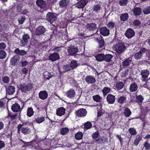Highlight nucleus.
Wrapping results in <instances>:
<instances>
[{"mask_svg":"<svg viewBox=\"0 0 150 150\" xmlns=\"http://www.w3.org/2000/svg\"><path fill=\"white\" fill-rule=\"evenodd\" d=\"M126 48L124 44L119 43L116 45L115 47V51L118 54H121L124 51Z\"/></svg>","mask_w":150,"mask_h":150,"instance_id":"f257e3e1","label":"nucleus"},{"mask_svg":"<svg viewBox=\"0 0 150 150\" xmlns=\"http://www.w3.org/2000/svg\"><path fill=\"white\" fill-rule=\"evenodd\" d=\"M140 74L142 76V81L146 82L148 81V77L149 74V71L148 69L142 70Z\"/></svg>","mask_w":150,"mask_h":150,"instance_id":"f03ea898","label":"nucleus"},{"mask_svg":"<svg viewBox=\"0 0 150 150\" xmlns=\"http://www.w3.org/2000/svg\"><path fill=\"white\" fill-rule=\"evenodd\" d=\"M46 18V19L51 23L55 21L57 19L56 15L50 12H49L47 13Z\"/></svg>","mask_w":150,"mask_h":150,"instance_id":"7ed1b4c3","label":"nucleus"},{"mask_svg":"<svg viewBox=\"0 0 150 150\" xmlns=\"http://www.w3.org/2000/svg\"><path fill=\"white\" fill-rule=\"evenodd\" d=\"M33 88L32 85L30 83L26 84L23 83L20 85V89L22 92H26L31 89Z\"/></svg>","mask_w":150,"mask_h":150,"instance_id":"20e7f679","label":"nucleus"},{"mask_svg":"<svg viewBox=\"0 0 150 150\" xmlns=\"http://www.w3.org/2000/svg\"><path fill=\"white\" fill-rule=\"evenodd\" d=\"M87 113L85 109L80 108L76 111L75 114L78 117H82L86 116Z\"/></svg>","mask_w":150,"mask_h":150,"instance_id":"39448f33","label":"nucleus"},{"mask_svg":"<svg viewBox=\"0 0 150 150\" xmlns=\"http://www.w3.org/2000/svg\"><path fill=\"white\" fill-rule=\"evenodd\" d=\"M68 51L70 55H74L77 53L79 51L76 47L71 45L68 47Z\"/></svg>","mask_w":150,"mask_h":150,"instance_id":"423d86ee","label":"nucleus"},{"mask_svg":"<svg viewBox=\"0 0 150 150\" xmlns=\"http://www.w3.org/2000/svg\"><path fill=\"white\" fill-rule=\"evenodd\" d=\"M36 3L38 7L41 8L45 9L47 7V3L43 0H37Z\"/></svg>","mask_w":150,"mask_h":150,"instance_id":"0eeeda50","label":"nucleus"},{"mask_svg":"<svg viewBox=\"0 0 150 150\" xmlns=\"http://www.w3.org/2000/svg\"><path fill=\"white\" fill-rule=\"evenodd\" d=\"M46 31L45 28L43 26H40L36 28L35 34L37 35L42 34L44 33Z\"/></svg>","mask_w":150,"mask_h":150,"instance_id":"6e6552de","label":"nucleus"},{"mask_svg":"<svg viewBox=\"0 0 150 150\" xmlns=\"http://www.w3.org/2000/svg\"><path fill=\"white\" fill-rule=\"evenodd\" d=\"M125 34L128 38H130L134 36L135 32L132 29L129 28L126 30Z\"/></svg>","mask_w":150,"mask_h":150,"instance_id":"1a4fd4ad","label":"nucleus"},{"mask_svg":"<svg viewBox=\"0 0 150 150\" xmlns=\"http://www.w3.org/2000/svg\"><path fill=\"white\" fill-rule=\"evenodd\" d=\"M48 57L49 59L53 62L58 60L60 58L59 54L58 53L55 52L50 54Z\"/></svg>","mask_w":150,"mask_h":150,"instance_id":"9d476101","label":"nucleus"},{"mask_svg":"<svg viewBox=\"0 0 150 150\" xmlns=\"http://www.w3.org/2000/svg\"><path fill=\"white\" fill-rule=\"evenodd\" d=\"M100 33L104 36L108 35L110 34V31L106 27L101 28L100 29Z\"/></svg>","mask_w":150,"mask_h":150,"instance_id":"9b49d317","label":"nucleus"},{"mask_svg":"<svg viewBox=\"0 0 150 150\" xmlns=\"http://www.w3.org/2000/svg\"><path fill=\"white\" fill-rule=\"evenodd\" d=\"M85 80L88 84H92L96 81L95 77L91 75L86 76L85 78Z\"/></svg>","mask_w":150,"mask_h":150,"instance_id":"f8f14e48","label":"nucleus"},{"mask_svg":"<svg viewBox=\"0 0 150 150\" xmlns=\"http://www.w3.org/2000/svg\"><path fill=\"white\" fill-rule=\"evenodd\" d=\"M106 100L109 104H113L115 101V96L111 94H109L107 96Z\"/></svg>","mask_w":150,"mask_h":150,"instance_id":"ddd939ff","label":"nucleus"},{"mask_svg":"<svg viewBox=\"0 0 150 150\" xmlns=\"http://www.w3.org/2000/svg\"><path fill=\"white\" fill-rule=\"evenodd\" d=\"M29 35L27 34H25L23 35L22 37V39L23 41H21V43L22 45H25L27 42L28 41V40L30 39Z\"/></svg>","mask_w":150,"mask_h":150,"instance_id":"4468645a","label":"nucleus"},{"mask_svg":"<svg viewBox=\"0 0 150 150\" xmlns=\"http://www.w3.org/2000/svg\"><path fill=\"white\" fill-rule=\"evenodd\" d=\"M88 0H81L76 5V7L78 8H83L88 2Z\"/></svg>","mask_w":150,"mask_h":150,"instance_id":"2eb2a0df","label":"nucleus"},{"mask_svg":"<svg viewBox=\"0 0 150 150\" xmlns=\"http://www.w3.org/2000/svg\"><path fill=\"white\" fill-rule=\"evenodd\" d=\"M48 95L47 91H41L39 93V98L42 100H45L47 98Z\"/></svg>","mask_w":150,"mask_h":150,"instance_id":"dca6fc26","label":"nucleus"},{"mask_svg":"<svg viewBox=\"0 0 150 150\" xmlns=\"http://www.w3.org/2000/svg\"><path fill=\"white\" fill-rule=\"evenodd\" d=\"M132 61L131 58L129 57L126 59L124 61L122 62V66L123 67H128Z\"/></svg>","mask_w":150,"mask_h":150,"instance_id":"f3484780","label":"nucleus"},{"mask_svg":"<svg viewBox=\"0 0 150 150\" xmlns=\"http://www.w3.org/2000/svg\"><path fill=\"white\" fill-rule=\"evenodd\" d=\"M6 93L8 95H12L15 92V88L12 86H10L6 88Z\"/></svg>","mask_w":150,"mask_h":150,"instance_id":"a211bd4d","label":"nucleus"},{"mask_svg":"<svg viewBox=\"0 0 150 150\" xmlns=\"http://www.w3.org/2000/svg\"><path fill=\"white\" fill-rule=\"evenodd\" d=\"M12 110L14 112H17L21 111V108L19 105L17 103L13 104L11 107Z\"/></svg>","mask_w":150,"mask_h":150,"instance_id":"6ab92c4d","label":"nucleus"},{"mask_svg":"<svg viewBox=\"0 0 150 150\" xmlns=\"http://www.w3.org/2000/svg\"><path fill=\"white\" fill-rule=\"evenodd\" d=\"M102 9V8L98 4L94 5L93 8V11L99 14L101 13Z\"/></svg>","mask_w":150,"mask_h":150,"instance_id":"aec40b11","label":"nucleus"},{"mask_svg":"<svg viewBox=\"0 0 150 150\" xmlns=\"http://www.w3.org/2000/svg\"><path fill=\"white\" fill-rule=\"evenodd\" d=\"M86 28L89 31H93L96 29V24L94 23L87 24L86 25Z\"/></svg>","mask_w":150,"mask_h":150,"instance_id":"412c9836","label":"nucleus"},{"mask_svg":"<svg viewBox=\"0 0 150 150\" xmlns=\"http://www.w3.org/2000/svg\"><path fill=\"white\" fill-rule=\"evenodd\" d=\"M65 109L63 107L58 108L56 110V114L59 116H62L65 113Z\"/></svg>","mask_w":150,"mask_h":150,"instance_id":"4be33fe9","label":"nucleus"},{"mask_svg":"<svg viewBox=\"0 0 150 150\" xmlns=\"http://www.w3.org/2000/svg\"><path fill=\"white\" fill-rule=\"evenodd\" d=\"M75 92L74 90L70 89L66 92V95L69 98H72L75 96Z\"/></svg>","mask_w":150,"mask_h":150,"instance_id":"5701e85b","label":"nucleus"},{"mask_svg":"<svg viewBox=\"0 0 150 150\" xmlns=\"http://www.w3.org/2000/svg\"><path fill=\"white\" fill-rule=\"evenodd\" d=\"M138 88L137 85L135 82L132 83L130 85L129 90L131 92H135L137 90Z\"/></svg>","mask_w":150,"mask_h":150,"instance_id":"b1692460","label":"nucleus"},{"mask_svg":"<svg viewBox=\"0 0 150 150\" xmlns=\"http://www.w3.org/2000/svg\"><path fill=\"white\" fill-rule=\"evenodd\" d=\"M14 52L20 55H24L27 54L26 51L23 50H20L18 48L16 49L14 51Z\"/></svg>","mask_w":150,"mask_h":150,"instance_id":"393cba45","label":"nucleus"},{"mask_svg":"<svg viewBox=\"0 0 150 150\" xmlns=\"http://www.w3.org/2000/svg\"><path fill=\"white\" fill-rule=\"evenodd\" d=\"M104 55L102 54H98L95 56L96 60L99 62L104 60Z\"/></svg>","mask_w":150,"mask_h":150,"instance_id":"a878e982","label":"nucleus"},{"mask_svg":"<svg viewBox=\"0 0 150 150\" xmlns=\"http://www.w3.org/2000/svg\"><path fill=\"white\" fill-rule=\"evenodd\" d=\"M69 2V0H61L59 3V6L63 7L67 6Z\"/></svg>","mask_w":150,"mask_h":150,"instance_id":"bb28decb","label":"nucleus"},{"mask_svg":"<svg viewBox=\"0 0 150 150\" xmlns=\"http://www.w3.org/2000/svg\"><path fill=\"white\" fill-rule=\"evenodd\" d=\"M96 40L99 44V47L100 48L102 47L104 45V40L101 37H97L96 39Z\"/></svg>","mask_w":150,"mask_h":150,"instance_id":"cd10ccee","label":"nucleus"},{"mask_svg":"<svg viewBox=\"0 0 150 150\" xmlns=\"http://www.w3.org/2000/svg\"><path fill=\"white\" fill-rule=\"evenodd\" d=\"M134 14L136 16L140 15L142 13V10L139 7H136L134 8L133 10Z\"/></svg>","mask_w":150,"mask_h":150,"instance_id":"c85d7f7f","label":"nucleus"},{"mask_svg":"<svg viewBox=\"0 0 150 150\" xmlns=\"http://www.w3.org/2000/svg\"><path fill=\"white\" fill-rule=\"evenodd\" d=\"M83 135V133L81 132H78L75 134V138L78 140L81 139L82 138Z\"/></svg>","mask_w":150,"mask_h":150,"instance_id":"c756f323","label":"nucleus"},{"mask_svg":"<svg viewBox=\"0 0 150 150\" xmlns=\"http://www.w3.org/2000/svg\"><path fill=\"white\" fill-rule=\"evenodd\" d=\"M69 131V129L67 127L62 128L60 130V133L63 135H65L67 134Z\"/></svg>","mask_w":150,"mask_h":150,"instance_id":"7c9ffc66","label":"nucleus"},{"mask_svg":"<svg viewBox=\"0 0 150 150\" xmlns=\"http://www.w3.org/2000/svg\"><path fill=\"white\" fill-rule=\"evenodd\" d=\"M93 100L97 102H100L101 101L102 97L98 95H96L93 96Z\"/></svg>","mask_w":150,"mask_h":150,"instance_id":"2f4dec72","label":"nucleus"},{"mask_svg":"<svg viewBox=\"0 0 150 150\" xmlns=\"http://www.w3.org/2000/svg\"><path fill=\"white\" fill-rule=\"evenodd\" d=\"M106 139L103 137L102 138H99L98 139L96 140L95 142L98 144H104V142L106 141Z\"/></svg>","mask_w":150,"mask_h":150,"instance_id":"473e14b6","label":"nucleus"},{"mask_svg":"<svg viewBox=\"0 0 150 150\" xmlns=\"http://www.w3.org/2000/svg\"><path fill=\"white\" fill-rule=\"evenodd\" d=\"M78 65L77 62L75 60L71 61L70 64V66L71 69L75 68Z\"/></svg>","mask_w":150,"mask_h":150,"instance_id":"72a5a7b5","label":"nucleus"},{"mask_svg":"<svg viewBox=\"0 0 150 150\" xmlns=\"http://www.w3.org/2000/svg\"><path fill=\"white\" fill-rule=\"evenodd\" d=\"M124 114L126 117H128L131 115V112L129 109L126 108L125 109Z\"/></svg>","mask_w":150,"mask_h":150,"instance_id":"f704fd0d","label":"nucleus"},{"mask_svg":"<svg viewBox=\"0 0 150 150\" xmlns=\"http://www.w3.org/2000/svg\"><path fill=\"white\" fill-rule=\"evenodd\" d=\"M112 56L111 54H107L104 55V60L108 62H109L111 60Z\"/></svg>","mask_w":150,"mask_h":150,"instance_id":"c9c22d12","label":"nucleus"},{"mask_svg":"<svg viewBox=\"0 0 150 150\" xmlns=\"http://www.w3.org/2000/svg\"><path fill=\"white\" fill-rule=\"evenodd\" d=\"M142 139V137L137 135L136 136V138L134 141V144L136 145H137L139 142Z\"/></svg>","mask_w":150,"mask_h":150,"instance_id":"e433bc0d","label":"nucleus"},{"mask_svg":"<svg viewBox=\"0 0 150 150\" xmlns=\"http://www.w3.org/2000/svg\"><path fill=\"white\" fill-rule=\"evenodd\" d=\"M34 114V111L33 108L31 107L29 108H28L27 115L29 117H31Z\"/></svg>","mask_w":150,"mask_h":150,"instance_id":"4c0bfd02","label":"nucleus"},{"mask_svg":"<svg viewBox=\"0 0 150 150\" xmlns=\"http://www.w3.org/2000/svg\"><path fill=\"white\" fill-rule=\"evenodd\" d=\"M124 84L122 82H119L117 83L116 86V88L117 90H120L123 88Z\"/></svg>","mask_w":150,"mask_h":150,"instance_id":"58836bf2","label":"nucleus"},{"mask_svg":"<svg viewBox=\"0 0 150 150\" xmlns=\"http://www.w3.org/2000/svg\"><path fill=\"white\" fill-rule=\"evenodd\" d=\"M22 132L25 134L29 133L30 132V130L27 127H22L21 129Z\"/></svg>","mask_w":150,"mask_h":150,"instance_id":"ea45409f","label":"nucleus"},{"mask_svg":"<svg viewBox=\"0 0 150 150\" xmlns=\"http://www.w3.org/2000/svg\"><path fill=\"white\" fill-rule=\"evenodd\" d=\"M126 100V98L124 96L120 97L117 99V101L120 103H123L125 102Z\"/></svg>","mask_w":150,"mask_h":150,"instance_id":"a19ab883","label":"nucleus"},{"mask_svg":"<svg viewBox=\"0 0 150 150\" xmlns=\"http://www.w3.org/2000/svg\"><path fill=\"white\" fill-rule=\"evenodd\" d=\"M128 17V15L127 13H126L124 14H122L120 16V18L121 21H125L127 20Z\"/></svg>","mask_w":150,"mask_h":150,"instance_id":"79ce46f5","label":"nucleus"},{"mask_svg":"<svg viewBox=\"0 0 150 150\" xmlns=\"http://www.w3.org/2000/svg\"><path fill=\"white\" fill-rule=\"evenodd\" d=\"M43 76L45 78L47 79H49L51 77L50 73L47 71L43 73Z\"/></svg>","mask_w":150,"mask_h":150,"instance_id":"37998d69","label":"nucleus"},{"mask_svg":"<svg viewBox=\"0 0 150 150\" xmlns=\"http://www.w3.org/2000/svg\"><path fill=\"white\" fill-rule=\"evenodd\" d=\"M110 90V89L108 87H105L102 90V91L104 95H106L109 93Z\"/></svg>","mask_w":150,"mask_h":150,"instance_id":"c03bdc74","label":"nucleus"},{"mask_svg":"<svg viewBox=\"0 0 150 150\" xmlns=\"http://www.w3.org/2000/svg\"><path fill=\"white\" fill-rule=\"evenodd\" d=\"M45 120V118L43 117H40L35 119L36 122L38 123H40Z\"/></svg>","mask_w":150,"mask_h":150,"instance_id":"a18cd8bd","label":"nucleus"},{"mask_svg":"<svg viewBox=\"0 0 150 150\" xmlns=\"http://www.w3.org/2000/svg\"><path fill=\"white\" fill-rule=\"evenodd\" d=\"M6 56V52L2 50H0V59H3L5 58Z\"/></svg>","mask_w":150,"mask_h":150,"instance_id":"49530a36","label":"nucleus"},{"mask_svg":"<svg viewBox=\"0 0 150 150\" xmlns=\"http://www.w3.org/2000/svg\"><path fill=\"white\" fill-rule=\"evenodd\" d=\"M128 131L131 135H134L137 133L135 129L133 128H129L128 130Z\"/></svg>","mask_w":150,"mask_h":150,"instance_id":"de8ad7c7","label":"nucleus"},{"mask_svg":"<svg viewBox=\"0 0 150 150\" xmlns=\"http://www.w3.org/2000/svg\"><path fill=\"white\" fill-rule=\"evenodd\" d=\"M92 126V124L90 122H87L84 125V128L87 129L90 128Z\"/></svg>","mask_w":150,"mask_h":150,"instance_id":"09e8293b","label":"nucleus"},{"mask_svg":"<svg viewBox=\"0 0 150 150\" xmlns=\"http://www.w3.org/2000/svg\"><path fill=\"white\" fill-rule=\"evenodd\" d=\"M28 68L25 67H23L21 68V72L23 74H26L28 72Z\"/></svg>","mask_w":150,"mask_h":150,"instance_id":"8fccbe9b","label":"nucleus"},{"mask_svg":"<svg viewBox=\"0 0 150 150\" xmlns=\"http://www.w3.org/2000/svg\"><path fill=\"white\" fill-rule=\"evenodd\" d=\"M142 54L141 53H140L139 52L136 53L135 54L134 57L136 59H140L141 58Z\"/></svg>","mask_w":150,"mask_h":150,"instance_id":"3c124183","label":"nucleus"},{"mask_svg":"<svg viewBox=\"0 0 150 150\" xmlns=\"http://www.w3.org/2000/svg\"><path fill=\"white\" fill-rule=\"evenodd\" d=\"M143 12L145 14H147L150 13V6L146 7L143 10Z\"/></svg>","mask_w":150,"mask_h":150,"instance_id":"603ef678","label":"nucleus"},{"mask_svg":"<svg viewBox=\"0 0 150 150\" xmlns=\"http://www.w3.org/2000/svg\"><path fill=\"white\" fill-rule=\"evenodd\" d=\"M115 23L113 22H110L108 23L107 26L109 28L112 29L115 26Z\"/></svg>","mask_w":150,"mask_h":150,"instance_id":"864d4df0","label":"nucleus"},{"mask_svg":"<svg viewBox=\"0 0 150 150\" xmlns=\"http://www.w3.org/2000/svg\"><path fill=\"white\" fill-rule=\"evenodd\" d=\"M136 98L138 102L142 103L144 99L143 97L141 95L136 96Z\"/></svg>","mask_w":150,"mask_h":150,"instance_id":"5fc2aeb1","label":"nucleus"},{"mask_svg":"<svg viewBox=\"0 0 150 150\" xmlns=\"http://www.w3.org/2000/svg\"><path fill=\"white\" fill-rule=\"evenodd\" d=\"M99 136V134L98 132H96L92 134V136L93 139H96Z\"/></svg>","mask_w":150,"mask_h":150,"instance_id":"6e6d98bb","label":"nucleus"},{"mask_svg":"<svg viewBox=\"0 0 150 150\" xmlns=\"http://www.w3.org/2000/svg\"><path fill=\"white\" fill-rule=\"evenodd\" d=\"M6 45L4 42H1L0 43V50H4L6 48Z\"/></svg>","mask_w":150,"mask_h":150,"instance_id":"4d7b16f0","label":"nucleus"},{"mask_svg":"<svg viewBox=\"0 0 150 150\" xmlns=\"http://www.w3.org/2000/svg\"><path fill=\"white\" fill-rule=\"evenodd\" d=\"M25 19V18L23 17H21V18H19L18 19L19 23L20 24H22Z\"/></svg>","mask_w":150,"mask_h":150,"instance_id":"13d9d810","label":"nucleus"},{"mask_svg":"<svg viewBox=\"0 0 150 150\" xmlns=\"http://www.w3.org/2000/svg\"><path fill=\"white\" fill-rule=\"evenodd\" d=\"M63 68L66 71H68L71 69L70 65L69 66L68 65H64Z\"/></svg>","mask_w":150,"mask_h":150,"instance_id":"bf43d9fd","label":"nucleus"},{"mask_svg":"<svg viewBox=\"0 0 150 150\" xmlns=\"http://www.w3.org/2000/svg\"><path fill=\"white\" fill-rule=\"evenodd\" d=\"M127 0H120V4L121 6H125L127 4Z\"/></svg>","mask_w":150,"mask_h":150,"instance_id":"052dcab7","label":"nucleus"},{"mask_svg":"<svg viewBox=\"0 0 150 150\" xmlns=\"http://www.w3.org/2000/svg\"><path fill=\"white\" fill-rule=\"evenodd\" d=\"M3 82L6 83H8L9 81V78L7 76H5L3 78Z\"/></svg>","mask_w":150,"mask_h":150,"instance_id":"680f3d73","label":"nucleus"},{"mask_svg":"<svg viewBox=\"0 0 150 150\" xmlns=\"http://www.w3.org/2000/svg\"><path fill=\"white\" fill-rule=\"evenodd\" d=\"M133 25L135 26H138L140 24V22L139 20H135L133 22Z\"/></svg>","mask_w":150,"mask_h":150,"instance_id":"e2e57ef3","label":"nucleus"},{"mask_svg":"<svg viewBox=\"0 0 150 150\" xmlns=\"http://www.w3.org/2000/svg\"><path fill=\"white\" fill-rule=\"evenodd\" d=\"M16 62V59L14 57L12 58L11 60V62L12 65H14Z\"/></svg>","mask_w":150,"mask_h":150,"instance_id":"0e129e2a","label":"nucleus"},{"mask_svg":"<svg viewBox=\"0 0 150 150\" xmlns=\"http://www.w3.org/2000/svg\"><path fill=\"white\" fill-rule=\"evenodd\" d=\"M22 67H25L28 64V62L26 61H22L21 62Z\"/></svg>","mask_w":150,"mask_h":150,"instance_id":"69168bd1","label":"nucleus"},{"mask_svg":"<svg viewBox=\"0 0 150 150\" xmlns=\"http://www.w3.org/2000/svg\"><path fill=\"white\" fill-rule=\"evenodd\" d=\"M144 146L145 147L146 149H149L150 148V144L147 142H146L144 144Z\"/></svg>","mask_w":150,"mask_h":150,"instance_id":"338daca9","label":"nucleus"},{"mask_svg":"<svg viewBox=\"0 0 150 150\" xmlns=\"http://www.w3.org/2000/svg\"><path fill=\"white\" fill-rule=\"evenodd\" d=\"M5 144L2 141L0 140V149L4 147L5 146Z\"/></svg>","mask_w":150,"mask_h":150,"instance_id":"774afa93","label":"nucleus"}]
</instances>
